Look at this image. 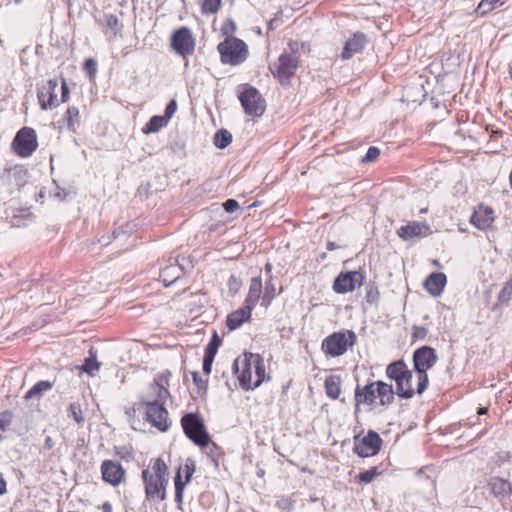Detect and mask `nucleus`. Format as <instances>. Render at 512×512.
<instances>
[{
	"label": "nucleus",
	"instance_id": "obj_43",
	"mask_svg": "<svg viewBox=\"0 0 512 512\" xmlns=\"http://www.w3.org/2000/svg\"><path fill=\"white\" fill-rule=\"evenodd\" d=\"M180 472L183 471L185 474V484L189 483L191 481V478L195 472V464L194 461L191 459H187L183 468L179 469Z\"/></svg>",
	"mask_w": 512,
	"mask_h": 512
},
{
	"label": "nucleus",
	"instance_id": "obj_52",
	"mask_svg": "<svg viewBox=\"0 0 512 512\" xmlns=\"http://www.w3.org/2000/svg\"><path fill=\"white\" fill-rule=\"evenodd\" d=\"M214 357L215 356L204 354V358H203V372L206 375H209L211 373Z\"/></svg>",
	"mask_w": 512,
	"mask_h": 512
},
{
	"label": "nucleus",
	"instance_id": "obj_38",
	"mask_svg": "<svg viewBox=\"0 0 512 512\" xmlns=\"http://www.w3.org/2000/svg\"><path fill=\"white\" fill-rule=\"evenodd\" d=\"M174 482H175V501L178 504H181L183 502V491L185 488V483L182 482L180 470H178V472L175 476Z\"/></svg>",
	"mask_w": 512,
	"mask_h": 512
},
{
	"label": "nucleus",
	"instance_id": "obj_13",
	"mask_svg": "<svg viewBox=\"0 0 512 512\" xmlns=\"http://www.w3.org/2000/svg\"><path fill=\"white\" fill-rule=\"evenodd\" d=\"M364 276L357 271L340 273L333 284L336 293L344 294L353 291L357 286H361Z\"/></svg>",
	"mask_w": 512,
	"mask_h": 512
},
{
	"label": "nucleus",
	"instance_id": "obj_50",
	"mask_svg": "<svg viewBox=\"0 0 512 512\" xmlns=\"http://www.w3.org/2000/svg\"><path fill=\"white\" fill-rule=\"evenodd\" d=\"M241 281L235 275H231L228 279V287L230 292L237 293L240 289Z\"/></svg>",
	"mask_w": 512,
	"mask_h": 512
},
{
	"label": "nucleus",
	"instance_id": "obj_27",
	"mask_svg": "<svg viewBox=\"0 0 512 512\" xmlns=\"http://www.w3.org/2000/svg\"><path fill=\"white\" fill-rule=\"evenodd\" d=\"M54 383L48 380H42L37 382L24 396L26 401L36 399L40 400L45 392L53 388Z\"/></svg>",
	"mask_w": 512,
	"mask_h": 512
},
{
	"label": "nucleus",
	"instance_id": "obj_14",
	"mask_svg": "<svg viewBox=\"0 0 512 512\" xmlns=\"http://www.w3.org/2000/svg\"><path fill=\"white\" fill-rule=\"evenodd\" d=\"M381 444L382 439L380 436L374 431H369L361 441L355 444L354 452L363 458L374 456L379 452Z\"/></svg>",
	"mask_w": 512,
	"mask_h": 512
},
{
	"label": "nucleus",
	"instance_id": "obj_46",
	"mask_svg": "<svg viewBox=\"0 0 512 512\" xmlns=\"http://www.w3.org/2000/svg\"><path fill=\"white\" fill-rule=\"evenodd\" d=\"M380 155V150L375 147L371 146L368 148L366 154L362 157L361 162L362 163H369L375 161Z\"/></svg>",
	"mask_w": 512,
	"mask_h": 512
},
{
	"label": "nucleus",
	"instance_id": "obj_60",
	"mask_svg": "<svg viewBox=\"0 0 512 512\" xmlns=\"http://www.w3.org/2000/svg\"><path fill=\"white\" fill-rule=\"evenodd\" d=\"M265 272H266V274L268 275V278H269L270 276H272V275H271V272H272V264H271V263H269V262H268V263H266V265H265Z\"/></svg>",
	"mask_w": 512,
	"mask_h": 512
},
{
	"label": "nucleus",
	"instance_id": "obj_34",
	"mask_svg": "<svg viewBox=\"0 0 512 512\" xmlns=\"http://www.w3.org/2000/svg\"><path fill=\"white\" fill-rule=\"evenodd\" d=\"M232 142V134L226 129H220L215 133L214 145L219 149H225Z\"/></svg>",
	"mask_w": 512,
	"mask_h": 512
},
{
	"label": "nucleus",
	"instance_id": "obj_55",
	"mask_svg": "<svg viewBox=\"0 0 512 512\" xmlns=\"http://www.w3.org/2000/svg\"><path fill=\"white\" fill-rule=\"evenodd\" d=\"M193 382L197 386L198 389H202L205 387V381L202 379L201 375L198 372L192 373Z\"/></svg>",
	"mask_w": 512,
	"mask_h": 512
},
{
	"label": "nucleus",
	"instance_id": "obj_32",
	"mask_svg": "<svg viewBox=\"0 0 512 512\" xmlns=\"http://www.w3.org/2000/svg\"><path fill=\"white\" fill-rule=\"evenodd\" d=\"M507 0H481L475 12L480 16H485L497 7L502 6Z\"/></svg>",
	"mask_w": 512,
	"mask_h": 512
},
{
	"label": "nucleus",
	"instance_id": "obj_48",
	"mask_svg": "<svg viewBox=\"0 0 512 512\" xmlns=\"http://www.w3.org/2000/svg\"><path fill=\"white\" fill-rule=\"evenodd\" d=\"M115 454L117 456H119L121 459H124L126 461H130L133 459L132 451L128 447H125V446L116 447Z\"/></svg>",
	"mask_w": 512,
	"mask_h": 512
},
{
	"label": "nucleus",
	"instance_id": "obj_45",
	"mask_svg": "<svg viewBox=\"0 0 512 512\" xmlns=\"http://www.w3.org/2000/svg\"><path fill=\"white\" fill-rule=\"evenodd\" d=\"M83 69L90 78H93L97 73V62L93 58H87L84 61Z\"/></svg>",
	"mask_w": 512,
	"mask_h": 512
},
{
	"label": "nucleus",
	"instance_id": "obj_3",
	"mask_svg": "<svg viewBox=\"0 0 512 512\" xmlns=\"http://www.w3.org/2000/svg\"><path fill=\"white\" fill-rule=\"evenodd\" d=\"M438 357L434 348L430 346H422L413 353L414 370L417 373V394L421 395L429 384L427 371L431 369L437 362Z\"/></svg>",
	"mask_w": 512,
	"mask_h": 512
},
{
	"label": "nucleus",
	"instance_id": "obj_1",
	"mask_svg": "<svg viewBox=\"0 0 512 512\" xmlns=\"http://www.w3.org/2000/svg\"><path fill=\"white\" fill-rule=\"evenodd\" d=\"M170 372L158 375L141 396L139 406L145 407V419L161 432L170 427L165 402L170 396L168 390Z\"/></svg>",
	"mask_w": 512,
	"mask_h": 512
},
{
	"label": "nucleus",
	"instance_id": "obj_20",
	"mask_svg": "<svg viewBox=\"0 0 512 512\" xmlns=\"http://www.w3.org/2000/svg\"><path fill=\"white\" fill-rule=\"evenodd\" d=\"M252 308L244 304L243 307L233 311L227 316L226 325L229 330H235L241 327L245 322L251 318Z\"/></svg>",
	"mask_w": 512,
	"mask_h": 512
},
{
	"label": "nucleus",
	"instance_id": "obj_33",
	"mask_svg": "<svg viewBox=\"0 0 512 512\" xmlns=\"http://www.w3.org/2000/svg\"><path fill=\"white\" fill-rule=\"evenodd\" d=\"M275 296H276V288L272 281V276H270L265 281V287H264L261 305L264 307H268L271 304L272 300L275 298Z\"/></svg>",
	"mask_w": 512,
	"mask_h": 512
},
{
	"label": "nucleus",
	"instance_id": "obj_17",
	"mask_svg": "<svg viewBox=\"0 0 512 512\" xmlns=\"http://www.w3.org/2000/svg\"><path fill=\"white\" fill-rule=\"evenodd\" d=\"M386 375L391 380H394L396 383V392H403L406 395V392L403 390V379L406 375H410V370L403 360H398L390 363L386 368ZM407 395H409L407 393Z\"/></svg>",
	"mask_w": 512,
	"mask_h": 512
},
{
	"label": "nucleus",
	"instance_id": "obj_29",
	"mask_svg": "<svg viewBox=\"0 0 512 512\" xmlns=\"http://www.w3.org/2000/svg\"><path fill=\"white\" fill-rule=\"evenodd\" d=\"M489 487L491 492L497 497L504 496L512 492L511 484L498 477H494L490 480Z\"/></svg>",
	"mask_w": 512,
	"mask_h": 512
},
{
	"label": "nucleus",
	"instance_id": "obj_51",
	"mask_svg": "<svg viewBox=\"0 0 512 512\" xmlns=\"http://www.w3.org/2000/svg\"><path fill=\"white\" fill-rule=\"evenodd\" d=\"M11 413L9 411H4L0 413V430H4L11 424Z\"/></svg>",
	"mask_w": 512,
	"mask_h": 512
},
{
	"label": "nucleus",
	"instance_id": "obj_47",
	"mask_svg": "<svg viewBox=\"0 0 512 512\" xmlns=\"http://www.w3.org/2000/svg\"><path fill=\"white\" fill-rule=\"evenodd\" d=\"M428 334L427 328L423 326H413L412 328V340H424Z\"/></svg>",
	"mask_w": 512,
	"mask_h": 512
},
{
	"label": "nucleus",
	"instance_id": "obj_11",
	"mask_svg": "<svg viewBox=\"0 0 512 512\" xmlns=\"http://www.w3.org/2000/svg\"><path fill=\"white\" fill-rule=\"evenodd\" d=\"M57 79H50L38 87L37 98L42 110H51L59 105L56 89Z\"/></svg>",
	"mask_w": 512,
	"mask_h": 512
},
{
	"label": "nucleus",
	"instance_id": "obj_28",
	"mask_svg": "<svg viewBox=\"0 0 512 512\" xmlns=\"http://www.w3.org/2000/svg\"><path fill=\"white\" fill-rule=\"evenodd\" d=\"M377 398L382 406L390 405L394 400L393 387L383 381H376Z\"/></svg>",
	"mask_w": 512,
	"mask_h": 512
},
{
	"label": "nucleus",
	"instance_id": "obj_23",
	"mask_svg": "<svg viewBox=\"0 0 512 512\" xmlns=\"http://www.w3.org/2000/svg\"><path fill=\"white\" fill-rule=\"evenodd\" d=\"M263 284L260 276L253 277L250 281L249 291L245 298L244 304L252 309L256 306L259 299H262Z\"/></svg>",
	"mask_w": 512,
	"mask_h": 512
},
{
	"label": "nucleus",
	"instance_id": "obj_21",
	"mask_svg": "<svg viewBox=\"0 0 512 512\" xmlns=\"http://www.w3.org/2000/svg\"><path fill=\"white\" fill-rule=\"evenodd\" d=\"M446 282L447 279L444 273H431L424 281V288L430 295L436 297L442 293Z\"/></svg>",
	"mask_w": 512,
	"mask_h": 512
},
{
	"label": "nucleus",
	"instance_id": "obj_58",
	"mask_svg": "<svg viewBox=\"0 0 512 512\" xmlns=\"http://www.w3.org/2000/svg\"><path fill=\"white\" fill-rule=\"evenodd\" d=\"M141 407H142V406H139V403H138V404H136V405H135L134 407H132V408H127V409H126V414H127L129 417H132V416H134V414H135L136 410H137V409L139 410Z\"/></svg>",
	"mask_w": 512,
	"mask_h": 512
},
{
	"label": "nucleus",
	"instance_id": "obj_2",
	"mask_svg": "<svg viewBox=\"0 0 512 512\" xmlns=\"http://www.w3.org/2000/svg\"><path fill=\"white\" fill-rule=\"evenodd\" d=\"M168 467L162 458L153 461L150 469L142 471L145 485V497L149 502H161L166 499V487L169 482Z\"/></svg>",
	"mask_w": 512,
	"mask_h": 512
},
{
	"label": "nucleus",
	"instance_id": "obj_39",
	"mask_svg": "<svg viewBox=\"0 0 512 512\" xmlns=\"http://www.w3.org/2000/svg\"><path fill=\"white\" fill-rule=\"evenodd\" d=\"M221 3L222 0H203L202 12L204 14H214L219 10Z\"/></svg>",
	"mask_w": 512,
	"mask_h": 512
},
{
	"label": "nucleus",
	"instance_id": "obj_41",
	"mask_svg": "<svg viewBox=\"0 0 512 512\" xmlns=\"http://www.w3.org/2000/svg\"><path fill=\"white\" fill-rule=\"evenodd\" d=\"M220 344H221V339L215 332L213 334L212 338L210 339V342L207 344V346L205 348V354L215 356L219 349Z\"/></svg>",
	"mask_w": 512,
	"mask_h": 512
},
{
	"label": "nucleus",
	"instance_id": "obj_64",
	"mask_svg": "<svg viewBox=\"0 0 512 512\" xmlns=\"http://www.w3.org/2000/svg\"><path fill=\"white\" fill-rule=\"evenodd\" d=\"M486 413H487V408L481 407L478 409V414L482 415V414H486Z\"/></svg>",
	"mask_w": 512,
	"mask_h": 512
},
{
	"label": "nucleus",
	"instance_id": "obj_35",
	"mask_svg": "<svg viewBox=\"0 0 512 512\" xmlns=\"http://www.w3.org/2000/svg\"><path fill=\"white\" fill-rule=\"evenodd\" d=\"M99 368L100 363L96 360V352L91 348L89 350V357L85 359L83 370L89 375H94V372L99 370Z\"/></svg>",
	"mask_w": 512,
	"mask_h": 512
},
{
	"label": "nucleus",
	"instance_id": "obj_30",
	"mask_svg": "<svg viewBox=\"0 0 512 512\" xmlns=\"http://www.w3.org/2000/svg\"><path fill=\"white\" fill-rule=\"evenodd\" d=\"M64 120L67 124V129L69 131L75 132L77 127L80 125V113L79 109L77 107H68L65 115Z\"/></svg>",
	"mask_w": 512,
	"mask_h": 512
},
{
	"label": "nucleus",
	"instance_id": "obj_59",
	"mask_svg": "<svg viewBox=\"0 0 512 512\" xmlns=\"http://www.w3.org/2000/svg\"><path fill=\"white\" fill-rule=\"evenodd\" d=\"M102 512H112L113 511V508H112V505L110 502H104L102 504Z\"/></svg>",
	"mask_w": 512,
	"mask_h": 512
},
{
	"label": "nucleus",
	"instance_id": "obj_6",
	"mask_svg": "<svg viewBox=\"0 0 512 512\" xmlns=\"http://www.w3.org/2000/svg\"><path fill=\"white\" fill-rule=\"evenodd\" d=\"M218 52L224 64L238 65L247 58L248 50L244 41L236 37H228L218 44Z\"/></svg>",
	"mask_w": 512,
	"mask_h": 512
},
{
	"label": "nucleus",
	"instance_id": "obj_25",
	"mask_svg": "<svg viewBox=\"0 0 512 512\" xmlns=\"http://www.w3.org/2000/svg\"><path fill=\"white\" fill-rule=\"evenodd\" d=\"M182 274L183 269L177 262L171 263L160 270L161 281L166 287L172 285Z\"/></svg>",
	"mask_w": 512,
	"mask_h": 512
},
{
	"label": "nucleus",
	"instance_id": "obj_18",
	"mask_svg": "<svg viewBox=\"0 0 512 512\" xmlns=\"http://www.w3.org/2000/svg\"><path fill=\"white\" fill-rule=\"evenodd\" d=\"M494 221V212L489 207L479 206L470 218V222L479 230L488 229Z\"/></svg>",
	"mask_w": 512,
	"mask_h": 512
},
{
	"label": "nucleus",
	"instance_id": "obj_15",
	"mask_svg": "<svg viewBox=\"0 0 512 512\" xmlns=\"http://www.w3.org/2000/svg\"><path fill=\"white\" fill-rule=\"evenodd\" d=\"M101 474L103 481L118 486L123 481L126 471L119 462L104 460L101 464Z\"/></svg>",
	"mask_w": 512,
	"mask_h": 512
},
{
	"label": "nucleus",
	"instance_id": "obj_4",
	"mask_svg": "<svg viewBox=\"0 0 512 512\" xmlns=\"http://www.w3.org/2000/svg\"><path fill=\"white\" fill-rule=\"evenodd\" d=\"M185 435L201 448L209 447L211 438L203 419L196 413H187L181 419Z\"/></svg>",
	"mask_w": 512,
	"mask_h": 512
},
{
	"label": "nucleus",
	"instance_id": "obj_40",
	"mask_svg": "<svg viewBox=\"0 0 512 512\" xmlns=\"http://www.w3.org/2000/svg\"><path fill=\"white\" fill-rule=\"evenodd\" d=\"M104 24L114 32V35H116L121 29L119 19L114 14H106L104 16Z\"/></svg>",
	"mask_w": 512,
	"mask_h": 512
},
{
	"label": "nucleus",
	"instance_id": "obj_57",
	"mask_svg": "<svg viewBox=\"0 0 512 512\" xmlns=\"http://www.w3.org/2000/svg\"><path fill=\"white\" fill-rule=\"evenodd\" d=\"M54 445V440L50 436L46 437L44 441V448L47 450H51L54 447Z\"/></svg>",
	"mask_w": 512,
	"mask_h": 512
},
{
	"label": "nucleus",
	"instance_id": "obj_7",
	"mask_svg": "<svg viewBox=\"0 0 512 512\" xmlns=\"http://www.w3.org/2000/svg\"><path fill=\"white\" fill-rule=\"evenodd\" d=\"M170 44L173 51L183 58L192 55L195 50V38L192 31L185 26L176 29L172 33Z\"/></svg>",
	"mask_w": 512,
	"mask_h": 512
},
{
	"label": "nucleus",
	"instance_id": "obj_5",
	"mask_svg": "<svg viewBox=\"0 0 512 512\" xmlns=\"http://www.w3.org/2000/svg\"><path fill=\"white\" fill-rule=\"evenodd\" d=\"M356 341L357 336L353 330L334 332L323 340L322 350L330 357H339L353 347Z\"/></svg>",
	"mask_w": 512,
	"mask_h": 512
},
{
	"label": "nucleus",
	"instance_id": "obj_19",
	"mask_svg": "<svg viewBox=\"0 0 512 512\" xmlns=\"http://www.w3.org/2000/svg\"><path fill=\"white\" fill-rule=\"evenodd\" d=\"M366 35L362 32H356L345 43L342 51V59H350L354 54L360 52L366 45Z\"/></svg>",
	"mask_w": 512,
	"mask_h": 512
},
{
	"label": "nucleus",
	"instance_id": "obj_9",
	"mask_svg": "<svg viewBox=\"0 0 512 512\" xmlns=\"http://www.w3.org/2000/svg\"><path fill=\"white\" fill-rule=\"evenodd\" d=\"M239 100L245 113L249 116L259 117L265 112V100L260 92L252 86L246 87L239 94Z\"/></svg>",
	"mask_w": 512,
	"mask_h": 512
},
{
	"label": "nucleus",
	"instance_id": "obj_31",
	"mask_svg": "<svg viewBox=\"0 0 512 512\" xmlns=\"http://www.w3.org/2000/svg\"><path fill=\"white\" fill-rule=\"evenodd\" d=\"M167 124V118L156 115L150 118V120L143 127L142 131L144 134L156 133Z\"/></svg>",
	"mask_w": 512,
	"mask_h": 512
},
{
	"label": "nucleus",
	"instance_id": "obj_56",
	"mask_svg": "<svg viewBox=\"0 0 512 512\" xmlns=\"http://www.w3.org/2000/svg\"><path fill=\"white\" fill-rule=\"evenodd\" d=\"M7 492V483L3 477V475L0 473V496L5 494Z\"/></svg>",
	"mask_w": 512,
	"mask_h": 512
},
{
	"label": "nucleus",
	"instance_id": "obj_26",
	"mask_svg": "<svg viewBox=\"0 0 512 512\" xmlns=\"http://www.w3.org/2000/svg\"><path fill=\"white\" fill-rule=\"evenodd\" d=\"M326 395L333 400L339 398L341 393V377L339 375H329L324 382Z\"/></svg>",
	"mask_w": 512,
	"mask_h": 512
},
{
	"label": "nucleus",
	"instance_id": "obj_61",
	"mask_svg": "<svg viewBox=\"0 0 512 512\" xmlns=\"http://www.w3.org/2000/svg\"><path fill=\"white\" fill-rule=\"evenodd\" d=\"M277 22H278V20H277V19H272V20L268 23V28H269L270 30L275 29Z\"/></svg>",
	"mask_w": 512,
	"mask_h": 512
},
{
	"label": "nucleus",
	"instance_id": "obj_22",
	"mask_svg": "<svg viewBox=\"0 0 512 512\" xmlns=\"http://www.w3.org/2000/svg\"><path fill=\"white\" fill-rule=\"evenodd\" d=\"M377 398L376 382L369 383L361 388L359 385L355 389L356 406L361 403L372 405Z\"/></svg>",
	"mask_w": 512,
	"mask_h": 512
},
{
	"label": "nucleus",
	"instance_id": "obj_16",
	"mask_svg": "<svg viewBox=\"0 0 512 512\" xmlns=\"http://www.w3.org/2000/svg\"><path fill=\"white\" fill-rule=\"evenodd\" d=\"M397 235L404 241H411L427 236L430 227L425 223L411 221L397 229Z\"/></svg>",
	"mask_w": 512,
	"mask_h": 512
},
{
	"label": "nucleus",
	"instance_id": "obj_49",
	"mask_svg": "<svg viewBox=\"0 0 512 512\" xmlns=\"http://www.w3.org/2000/svg\"><path fill=\"white\" fill-rule=\"evenodd\" d=\"M176 111H177V102L175 100H171L165 108L163 117L167 118V121L169 122V120L172 118V116L175 114Z\"/></svg>",
	"mask_w": 512,
	"mask_h": 512
},
{
	"label": "nucleus",
	"instance_id": "obj_42",
	"mask_svg": "<svg viewBox=\"0 0 512 512\" xmlns=\"http://www.w3.org/2000/svg\"><path fill=\"white\" fill-rule=\"evenodd\" d=\"M377 475H379V471L377 469V467H372L371 469L369 470H365L363 472H361L359 475H358V480L359 482L361 483H365V484H368L370 483Z\"/></svg>",
	"mask_w": 512,
	"mask_h": 512
},
{
	"label": "nucleus",
	"instance_id": "obj_36",
	"mask_svg": "<svg viewBox=\"0 0 512 512\" xmlns=\"http://www.w3.org/2000/svg\"><path fill=\"white\" fill-rule=\"evenodd\" d=\"M412 378H413V374H412V371L410 370V375H406L405 378L403 379V390L408 393L409 395H405L403 394V392H396V394L398 395V397L402 398V399H410L414 396L415 394V391L412 387Z\"/></svg>",
	"mask_w": 512,
	"mask_h": 512
},
{
	"label": "nucleus",
	"instance_id": "obj_62",
	"mask_svg": "<svg viewBox=\"0 0 512 512\" xmlns=\"http://www.w3.org/2000/svg\"><path fill=\"white\" fill-rule=\"evenodd\" d=\"M337 247H338V246H337L334 242H328V243H327V249H328L329 251H333V250H335Z\"/></svg>",
	"mask_w": 512,
	"mask_h": 512
},
{
	"label": "nucleus",
	"instance_id": "obj_10",
	"mask_svg": "<svg viewBox=\"0 0 512 512\" xmlns=\"http://www.w3.org/2000/svg\"><path fill=\"white\" fill-rule=\"evenodd\" d=\"M13 147L20 157L31 156L38 147L35 130L29 127L20 129L13 140Z\"/></svg>",
	"mask_w": 512,
	"mask_h": 512
},
{
	"label": "nucleus",
	"instance_id": "obj_63",
	"mask_svg": "<svg viewBox=\"0 0 512 512\" xmlns=\"http://www.w3.org/2000/svg\"><path fill=\"white\" fill-rule=\"evenodd\" d=\"M121 233H124V231L121 228H118V229L114 230L113 231L114 238H118Z\"/></svg>",
	"mask_w": 512,
	"mask_h": 512
},
{
	"label": "nucleus",
	"instance_id": "obj_24",
	"mask_svg": "<svg viewBox=\"0 0 512 512\" xmlns=\"http://www.w3.org/2000/svg\"><path fill=\"white\" fill-rule=\"evenodd\" d=\"M249 361L254 371V389L262 384L265 380L266 370L263 358L259 354L249 353Z\"/></svg>",
	"mask_w": 512,
	"mask_h": 512
},
{
	"label": "nucleus",
	"instance_id": "obj_44",
	"mask_svg": "<svg viewBox=\"0 0 512 512\" xmlns=\"http://www.w3.org/2000/svg\"><path fill=\"white\" fill-rule=\"evenodd\" d=\"M70 415L73 417V419L78 423L81 424L84 422V417L82 415V409L79 403H71L69 406Z\"/></svg>",
	"mask_w": 512,
	"mask_h": 512
},
{
	"label": "nucleus",
	"instance_id": "obj_12",
	"mask_svg": "<svg viewBox=\"0 0 512 512\" xmlns=\"http://www.w3.org/2000/svg\"><path fill=\"white\" fill-rule=\"evenodd\" d=\"M233 370L237 374L240 386L245 390L254 389L253 386V366L249 361V354H245L243 359L237 358L233 363Z\"/></svg>",
	"mask_w": 512,
	"mask_h": 512
},
{
	"label": "nucleus",
	"instance_id": "obj_37",
	"mask_svg": "<svg viewBox=\"0 0 512 512\" xmlns=\"http://www.w3.org/2000/svg\"><path fill=\"white\" fill-rule=\"evenodd\" d=\"M512 299V279L507 281L498 294V300L502 304H507Z\"/></svg>",
	"mask_w": 512,
	"mask_h": 512
},
{
	"label": "nucleus",
	"instance_id": "obj_53",
	"mask_svg": "<svg viewBox=\"0 0 512 512\" xmlns=\"http://www.w3.org/2000/svg\"><path fill=\"white\" fill-rule=\"evenodd\" d=\"M223 207L227 212L232 213L239 208V204L235 199H228L224 202Z\"/></svg>",
	"mask_w": 512,
	"mask_h": 512
},
{
	"label": "nucleus",
	"instance_id": "obj_54",
	"mask_svg": "<svg viewBox=\"0 0 512 512\" xmlns=\"http://www.w3.org/2000/svg\"><path fill=\"white\" fill-rule=\"evenodd\" d=\"M69 98V88L67 86V83L64 79H62L61 83V102H67Z\"/></svg>",
	"mask_w": 512,
	"mask_h": 512
},
{
	"label": "nucleus",
	"instance_id": "obj_8",
	"mask_svg": "<svg viewBox=\"0 0 512 512\" xmlns=\"http://www.w3.org/2000/svg\"><path fill=\"white\" fill-rule=\"evenodd\" d=\"M299 64V54L296 51H284L277 63L271 64L269 70L281 81L289 79L297 70Z\"/></svg>",
	"mask_w": 512,
	"mask_h": 512
}]
</instances>
